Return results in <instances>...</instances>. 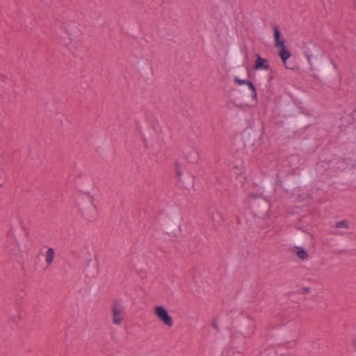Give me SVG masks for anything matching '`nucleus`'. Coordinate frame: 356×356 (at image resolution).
I'll return each mask as SVG.
<instances>
[{
	"label": "nucleus",
	"mask_w": 356,
	"mask_h": 356,
	"mask_svg": "<svg viewBox=\"0 0 356 356\" xmlns=\"http://www.w3.org/2000/svg\"><path fill=\"white\" fill-rule=\"evenodd\" d=\"M274 31V38H275V47L280 48V51L279 52V56H280L284 65L286 68H289L286 66V60L290 58L291 53L290 51L286 49L284 45V40H281V33L277 26H273Z\"/></svg>",
	"instance_id": "f257e3e1"
},
{
	"label": "nucleus",
	"mask_w": 356,
	"mask_h": 356,
	"mask_svg": "<svg viewBox=\"0 0 356 356\" xmlns=\"http://www.w3.org/2000/svg\"><path fill=\"white\" fill-rule=\"evenodd\" d=\"M110 312L112 315L113 323L116 325H120L124 316V310L122 305L119 302H115Z\"/></svg>",
	"instance_id": "f03ea898"
},
{
	"label": "nucleus",
	"mask_w": 356,
	"mask_h": 356,
	"mask_svg": "<svg viewBox=\"0 0 356 356\" xmlns=\"http://www.w3.org/2000/svg\"><path fill=\"white\" fill-rule=\"evenodd\" d=\"M154 313L155 316L166 326L172 327L173 325L172 318L169 315L166 309L163 306H156Z\"/></svg>",
	"instance_id": "7ed1b4c3"
},
{
	"label": "nucleus",
	"mask_w": 356,
	"mask_h": 356,
	"mask_svg": "<svg viewBox=\"0 0 356 356\" xmlns=\"http://www.w3.org/2000/svg\"><path fill=\"white\" fill-rule=\"evenodd\" d=\"M270 68L268 61L266 58H261L259 54H256V60L254 66V70H268Z\"/></svg>",
	"instance_id": "20e7f679"
},
{
	"label": "nucleus",
	"mask_w": 356,
	"mask_h": 356,
	"mask_svg": "<svg viewBox=\"0 0 356 356\" xmlns=\"http://www.w3.org/2000/svg\"><path fill=\"white\" fill-rule=\"evenodd\" d=\"M296 255L301 260H307L309 258L308 252L302 248L296 246Z\"/></svg>",
	"instance_id": "39448f33"
},
{
	"label": "nucleus",
	"mask_w": 356,
	"mask_h": 356,
	"mask_svg": "<svg viewBox=\"0 0 356 356\" xmlns=\"http://www.w3.org/2000/svg\"><path fill=\"white\" fill-rule=\"evenodd\" d=\"M55 257V251L52 248H48L46 254H45V261L48 266H50Z\"/></svg>",
	"instance_id": "423d86ee"
},
{
	"label": "nucleus",
	"mask_w": 356,
	"mask_h": 356,
	"mask_svg": "<svg viewBox=\"0 0 356 356\" xmlns=\"http://www.w3.org/2000/svg\"><path fill=\"white\" fill-rule=\"evenodd\" d=\"M335 227L337 228H341V227L348 228L349 222L348 220L339 221V222H336Z\"/></svg>",
	"instance_id": "0eeeda50"
},
{
	"label": "nucleus",
	"mask_w": 356,
	"mask_h": 356,
	"mask_svg": "<svg viewBox=\"0 0 356 356\" xmlns=\"http://www.w3.org/2000/svg\"><path fill=\"white\" fill-rule=\"evenodd\" d=\"M247 86L249 87V88L252 92V98L256 99L257 98V90H256V88L254 87L253 83L250 81H248Z\"/></svg>",
	"instance_id": "6e6552de"
},
{
	"label": "nucleus",
	"mask_w": 356,
	"mask_h": 356,
	"mask_svg": "<svg viewBox=\"0 0 356 356\" xmlns=\"http://www.w3.org/2000/svg\"><path fill=\"white\" fill-rule=\"evenodd\" d=\"M249 81L248 80H243L239 79L238 77L236 76L234 77V83L238 84V86H241L243 84L247 85Z\"/></svg>",
	"instance_id": "1a4fd4ad"
},
{
	"label": "nucleus",
	"mask_w": 356,
	"mask_h": 356,
	"mask_svg": "<svg viewBox=\"0 0 356 356\" xmlns=\"http://www.w3.org/2000/svg\"><path fill=\"white\" fill-rule=\"evenodd\" d=\"M212 326L214 329H216L217 331H219L220 330V327L218 326V323L217 322L216 320H214L213 322H212Z\"/></svg>",
	"instance_id": "9d476101"
},
{
	"label": "nucleus",
	"mask_w": 356,
	"mask_h": 356,
	"mask_svg": "<svg viewBox=\"0 0 356 356\" xmlns=\"http://www.w3.org/2000/svg\"><path fill=\"white\" fill-rule=\"evenodd\" d=\"M175 172H176V174H177V176L178 177H180L181 176V170L179 169V166H178V164H177V166H176V169H175Z\"/></svg>",
	"instance_id": "9b49d317"
},
{
	"label": "nucleus",
	"mask_w": 356,
	"mask_h": 356,
	"mask_svg": "<svg viewBox=\"0 0 356 356\" xmlns=\"http://www.w3.org/2000/svg\"><path fill=\"white\" fill-rule=\"evenodd\" d=\"M353 346L356 350V334H355L353 339Z\"/></svg>",
	"instance_id": "f8f14e48"
},
{
	"label": "nucleus",
	"mask_w": 356,
	"mask_h": 356,
	"mask_svg": "<svg viewBox=\"0 0 356 356\" xmlns=\"http://www.w3.org/2000/svg\"><path fill=\"white\" fill-rule=\"evenodd\" d=\"M306 57H307V61H308L309 63H310V62H311V58H312V56H311V55H309V54H306Z\"/></svg>",
	"instance_id": "ddd939ff"
},
{
	"label": "nucleus",
	"mask_w": 356,
	"mask_h": 356,
	"mask_svg": "<svg viewBox=\"0 0 356 356\" xmlns=\"http://www.w3.org/2000/svg\"><path fill=\"white\" fill-rule=\"evenodd\" d=\"M196 160H197V158H196V157H195L193 159L190 160V161H191V162H194V161H195Z\"/></svg>",
	"instance_id": "4468645a"
},
{
	"label": "nucleus",
	"mask_w": 356,
	"mask_h": 356,
	"mask_svg": "<svg viewBox=\"0 0 356 356\" xmlns=\"http://www.w3.org/2000/svg\"><path fill=\"white\" fill-rule=\"evenodd\" d=\"M193 154H194V155H195V156L197 155V152H196V151H195V150H193Z\"/></svg>",
	"instance_id": "2eb2a0df"
}]
</instances>
